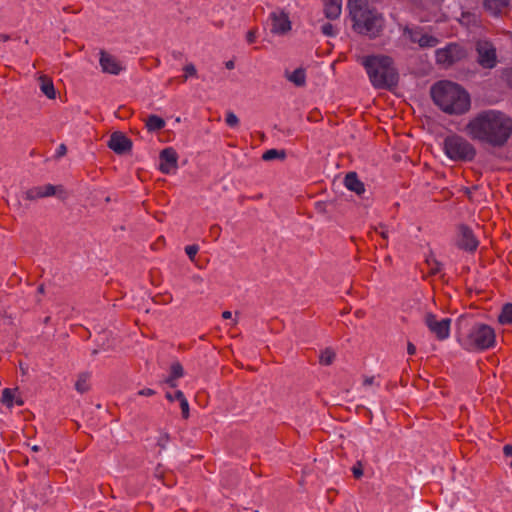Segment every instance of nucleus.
<instances>
[{
  "label": "nucleus",
  "mask_w": 512,
  "mask_h": 512,
  "mask_svg": "<svg viewBox=\"0 0 512 512\" xmlns=\"http://www.w3.org/2000/svg\"><path fill=\"white\" fill-rule=\"evenodd\" d=\"M425 323L429 330L435 334L439 340L447 339L450 335V319L441 318L438 319L433 314H427L425 317Z\"/></svg>",
  "instance_id": "nucleus-8"
},
{
  "label": "nucleus",
  "mask_w": 512,
  "mask_h": 512,
  "mask_svg": "<svg viewBox=\"0 0 512 512\" xmlns=\"http://www.w3.org/2000/svg\"><path fill=\"white\" fill-rule=\"evenodd\" d=\"M324 13L329 19H336L340 16L342 11V0H323Z\"/></svg>",
  "instance_id": "nucleus-18"
},
{
  "label": "nucleus",
  "mask_w": 512,
  "mask_h": 512,
  "mask_svg": "<svg viewBox=\"0 0 512 512\" xmlns=\"http://www.w3.org/2000/svg\"><path fill=\"white\" fill-rule=\"evenodd\" d=\"M222 317H223L224 319H231V318H232V313H231L230 311H224V312L222 313Z\"/></svg>",
  "instance_id": "nucleus-41"
},
{
  "label": "nucleus",
  "mask_w": 512,
  "mask_h": 512,
  "mask_svg": "<svg viewBox=\"0 0 512 512\" xmlns=\"http://www.w3.org/2000/svg\"><path fill=\"white\" fill-rule=\"evenodd\" d=\"M360 63L364 66L373 87L387 88L397 83V72L389 56H363Z\"/></svg>",
  "instance_id": "nucleus-4"
},
{
  "label": "nucleus",
  "mask_w": 512,
  "mask_h": 512,
  "mask_svg": "<svg viewBox=\"0 0 512 512\" xmlns=\"http://www.w3.org/2000/svg\"><path fill=\"white\" fill-rule=\"evenodd\" d=\"M246 40L248 43H254L256 40V30H249L246 33Z\"/></svg>",
  "instance_id": "nucleus-35"
},
{
  "label": "nucleus",
  "mask_w": 512,
  "mask_h": 512,
  "mask_svg": "<svg viewBox=\"0 0 512 512\" xmlns=\"http://www.w3.org/2000/svg\"><path fill=\"white\" fill-rule=\"evenodd\" d=\"M161 441H165V443L168 441V436L167 435H163L161 437Z\"/></svg>",
  "instance_id": "nucleus-46"
},
{
  "label": "nucleus",
  "mask_w": 512,
  "mask_h": 512,
  "mask_svg": "<svg viewBox=\"0 0 512 512\" xmlns=\"http://www.w3.org/2000/svg\"><path fill=\"white\" fill-rule=\"evenodd\" d=\"M510 466L512 467V460H511Z\"/></svg>",
  "instance_id": "nucleus-51"
},
{
  "label": "nucleus",
  "mask_w": 512,
  "mask_h": 512,
  "mask_svg": "<svg viewBox=\"0 0 512 512\" xmlns=\"http://www.w3.org/2000/svg\"><path fill=\"white\" fill-rule=\"evenodd\" d=\"M509 4V0H484V8L492 15H498Z\"/></svg>",
  "instance_id": "nucleus-22"
},
{
  "label": "nucleus",
  "mask_w": 512,
  "mask_h": 512,
  "mask_svg": "<svg viewBox=\"0 0 512 512\" xmlns=\"http://www.w3.org/2000/svg\"><path fill=\"white\" fill-rule=\"evenodd\" d=\"M108 146L114 152L121 154L131 148V142L125 135L113 133L108 141Z\"/></svg>",
  "instance_id": "nucleus-14"
},
{
  "label": "nucleus",
  "mask_w": 512,
  "mask_h": 512,
  "mask_svg": "<svg viewBox=\"0 0 512 512\" xmlns=\"http://www.w3.org/2000/svg\"><path fill=\"white\" fill-rule=\"evenodd\" d=\"M184 80L197 76V69L194 64L189 63L183 67Z\"/></svg>",
  "instance_id": "nucleus-29"
},
{
  "label": "nucleus",
  "mask_w": 512,
  "mask_h": 512,
  "mask_svg": "<svg viewBox=\"0 0 512 512\" xmlns=\"http://www.w3.org/2000/svg\"><path fill=\"white\" fill-rule=\"evenodd\" d=\"M460 22L463 25H471L477 23V16L475 14L471 13H462V16L460 18Z\"/></svg>",
  "instance_id": "nucleus-30"
},
{
  "label": "nucleus",
  "mask_w": 512,
  "mask_h": 512,
  "mask_svg": "<svg viewBox=\"0 0 512 512\" xmlns=\"http://www.w3.org/2000/svg\"><path fill=\"white\" fill-rule=\"evenodd\" d=\"M99 63L104 73L112 75H118L125 69L124 64L115 56L103 51L100 53Z\"/></svg>",
  "instance_id": "nucleus-11"
},
{
  "label": "nucleus",
  "mask_w": 512,
  "mask_h": 512,
  "mask_svg": "<svg viewBox=\"0 0 512 512\" xmlns=\"http://www.w3.org/2000/svg\"><path fill=\"white\" fill-rule=\"evenodd\" d=\"M183 367L180 363L176 362L171 365L170 375L164 379V383L170 387L177 386V380L183 376Z\"/></svg>",
  "instance_id": "nucleus-21"
},
{
  "label": "nucleus",
  "mask_w": 512,
  "mask_h": 512,
  "mask_svg": "<svg viewBox=\"0 0 512 512\" xmlns=\"http://www.w3.org/2000/svg\"><path fill=\"white\" fill-rule=\"evenodd\" d=\"M38 291H39L40 293H43V292H44V287H43L42 285H41V286H39V287H38Z\"/></svg>",
  "instance_id": "nucleus-47"
},
{
  "label": "nucleus",
  "mask_w": 512,
  "mask_h": 512,
  "mask_svg": "<svg viewBox=\"0 0 512 512\" xmlns=\"http://www.w3.org/2000/svg\"><path fill=\"white\" fill-rule=\"evenodd\" d=\"M166 398L170 401H177V399L175 398V392L174 393H167L166 394Z\"/></svg>",
  "instance_id": "nucleus-42"
},
{
  "label": "nucleus",
  "mask_w": 512,
  "mask_h": 512,
  "mask_svg": "<svg viewBox=\"0 0 512 512\" xmlns=\"http://www.w3.org/2000/svg\"><path fill=\"white\" fill-rule=\"evenodd\" d=\"M285 77L296 86H304L306 83V72L301 67L293 71H286Z\"/></svg>",
  "instance_id": "nucleus-20"
},
{
  "label": "nucleus",
  "mask_w": 512,
  "mask_h": 512,
  "mask_svg": "<svg viewBox=\"0 0 512 512\" xmlns=\"http://www.w3.org/2000/svg\"><path fill=\"white\" fill-rule=\"evenodd\" d=\"M199 251V247L197 245H189L186 246L185 252L188 255V257L193 260L197 252Z\"/></svg>",
  "instance_id": "nucleus-32"
},
{
  "label": "nucleus",
  "mask_w": 512,
  "mask_h": 512,
  "mask_svg": "<svg viewBox=\"0 0 512 512\" xmlns=\"http://www.w3.org/2000/svg\"><path fill=\"white\" fill-rule=\"evenodd\" d=\"M177 153L173 148H166L160 153L159 169L165 174H170L177 169Z\"/></svg>",
  "instance_id": "nucleus-12"
},
{
  "label": "nucleus",
  "mask_w": 512,
  "mask_h": 512,
  "mask_svg": "<svg viewBox=\"0 0 512 512\" xmlns=\"http://www.w3.org/2000/svg\"><path fill=\"white\" fill-rule=\"evenodd\" d=\"M225 121L230 127H237L239 124V119L233 112H227Z\"/></svg>",
  "instance_id": "nucleus-31"
},
{
  "label": "nucleus",
  "mask_w": 512,
  "mask_h": 512,
  "mask_svg": "<svg viewBox=\"0 0 512 512\" xmlns=\"http://www.w3.org/2000/svg\"><path fill=\"white\" fill-rule=\"evenodd\" d=\"M278 156H279V151L278 150L270 149V150H267L263 154V159L264 160H272V159L277 158Z\"/></svg>",
  "instance_id": "nucleus-34"
},
{
  "label": "nucleus",
  "mask_w": 512,
  "mask_h": 512,
  "mask_svg": "<svg viewBox=\"0 0 512 512\" xmlns=\"http://www.w3.org/2000/svg\"><path fill=\"white\" fill-rule=\"evenodd\" d=\"M458 244L461 248L472 251L476 249L478 242L471 230L468 228H461Z\"/></svg>",
  "instance_id": "nucleus-16"
},
{
  "label": "nucleus",
  "mask_w": 512,
  "mask_h": 512,
  "mask_svg": "<svg viewBox=\"0 0 512 512\" xmlns=\"http://www.w3.org/2000/svg\"><path fill=\"white\" fill-rule=\"evenodd\" d=\"M457 341L467 351H482L494 346L495 331L487 324L461 316L457 320Z\"/></svg>",
  "instance_id": "nucleus-2"
},
{
  "label": "nucleus",
  "mask_w": 512,
  "mask_h": 512,
  "mask_svg": "<svg viewBox=\"0 0 512 512\" xmlns=\"http://www.w3.org/2000/svg\"><path fill=\"white\" fill-rule=\"evenodd\" d=\"M374 381V378H367L364 380V385H371Z\"/></svg>",
  "instance_id": "nucleus-44"
},
{
  "label": "nucleus",
  "mask_w": 512,
  "mask_h": 512,
  "mask_svg": "<svg viewBox=\"0 0 512 512\" xmlns=\"http://www.w3.org/2000/svg\"><path fill=\"white\" fill-rule=\"evenodd\" d=\"M66 153V147L65 145L61 144L57 149V155L63 156Z\"/></svg>",
  "instance_id": "nucleus-40"
},
{
  "label": "nucleus",
  "mask_w": 512,
  "mask_h": 512,
  "mask_svg": "<svg viewBox=\"0 0 512 512\" xmlns=\"http://www.w3.org/2000/svg\"><path fill=\"white\" fill-rule=\"evenodd\" d=\"M507 81L512 85V71L507 74Z\"/></svg>",
  "instance_id": "nucleus-45"
},
{
  "label": "nucleus",
  "mask_w": 512,
  "mask_h": 512,
  "mask_svg": "<svg viewBox=\"0 0 512 512\" xmlns=\"http://www.w3.org/2000/svg\"><path fill=\"white\" fill-rule=\"evenodd\" d=\"M165 126V121L156 115H151L146 120V127L149 131H157Z\"/></svg>",
  "instance_id": "nucleus-24"
},
{
  "label": "nucleus",
  "mask_w": 512,
  "mask_h": 512,
  "mask_svg": "<svg viewBox=\"0 0 512 512\" xmlns=\"http://www.w3.org/2000/svg\"><path fill=\"white\" fill-rule=\"evenodd\" d=\"M237 323H238V319H237V318H234V319H233V322H232V325L234 326V325H236Z\"/></svg>",
  "instance_id": "nucleus-48"
},
{
  "label": "nucleus",
  "mask_w": 512,
  "mask_h": 512,
  "mask_svg": "<svg viewBox=\"0 0 512 512\" xmlns=\"http://www.w3.org/2000/svg\"><path fill=\"white\" fill-rule=\"evenodd\" d=\"M348 9L353 21V28L361 34L375 36L383 27V17L370 9L367 0H349Z\"/></svg>",
  "instance_id": "nucleus-5"
},
{
  "label": "nucleus",
  "mask_w": 512,
  "mask_h": 512,
  "mask_svg": "<svg viewBox=\"0 0 512 512\" xmlns=\"http://www.w3.org/2000/svg\"><path fill=\"white\" fill-rule=\"evenodd\" d=\"M344 184L347 189L355 192L358 195L362 194L365 190L363 183L358 179L355 173L347 174L344 180Z\"/></svg>",
  "instance_id": "nucleus-19"
},
{
  "label": "nucleus",
  "mask_w": 512,
  "mask_h": 512,
  "mask_svg": "<svg viewBox=\"0 0 512 512\" xmlns=\"http://www.w3.org/2000/svg\"><path fill=\"white\" fill-rule=\"evenodd\" d=\"M58 190H61V187L53 186L51 184H45L42 186H37L32 189H30L27 192V197L29 199H37L42 197H47L51 195H55Z\"/></svg>",
  "instance_id": "nucleus-15"
},
{
  "label": "nucleus",
  "mask_w": 512,
  "mask_h": 512,
  "mask_svg": "<svg viewBox=\"0 0 512 512\" xmlns=\"http://www.w3.org/2000/svg\"><path fill=\"white\" fill-rule=\"evenodd\" d=\"M381 235H382L384 238H386V237H387V233H386V232H384V231H381Z\"/></svg>",
  "instance_id": "nucleus-49"
},
{
  "label": "nucleus",
  "mask_w": 512,
  "mask_h": 512,
  "mask_svg": "<svg viewBox=\"0 0 512 512\" xmlns=\"http://www.w3.org/2000/svg\"><path fill=\"white\" fill-rule=\"evenodd\" d=\"M501 324H512V304H506L503 306L502 311L498 317Z\"/></svg>",
  "instance_id": "nucleus-25"
},
{
  "label": "nucleus",
  "mask_w": 512,
  "mask_h": 512,
  "mask_svg": "<svg viewBox=\"0 0 512 512\" xmlns=\"http://www.w3.org/2000/svg\"><path fill=\"white\" fill-rule=\"evenodd\" d=\"M431 94L435 104L445 113L461 115L470 110L469 93L456 83L438 82L432 87Z\"/></svg>",
  "instance_id": "nucleus-3"
},
{
  "label": "nucleus",
  "mask_w": 512,
  "mask_h": 512,
  "mask_svg": "<svg viewBox=\"0 0 512 512\" xmlns=\"http://www.w3.org/2000/svg\"><path fill=\"white\" fill-rule=\"evenodd\" d=\"M444 154L453 161H468L474 158L475 149L465 138L452 134L442 144Z\"/></svg>",
  "instance_id": "nucleus-6"
},
{
  "label": "nucleus",
  "mask_w": 512,
  "mask_h": 512,
  "mask_svg": "<svg viewBox=\"0 0 512 512\" xmlns=\"http://www.w3.org/2000/svg\"><path fill=\"white\" fill-rule=\"evenodd\" d=\"M503 452L506 456L512 455V446L511 445H505L503 448Z\"/></svg>",
  "instance_id": "nucleus-39"
},
{
  "label": "nucleus",
  "mask_w": 512,
  "mask_h": 512,
  "mask_svg": "<svg viewBox=\"0 0 512 512\" xmlns=\"http://www.w3.org/2000/svg\"><path fill=\"white\" fill-rule=\"evenodd\" d=\"M139 395L141 396H152L155 394V391L153 389H150V388H145V389H142L138 392Z\"/></svg>",
  "instance_id": "nucleus-36"
},
{
  "label": "nucleus",
  "mask_w": 512,
  "mask_h": 512,
  "mask_svg": "<svg viewBox=\"0 0 512 512\" xmlns=\"http://www.w3.org/2000/svg\"><path fill=\"white\" fill-rule=\"evenodd\" d=\"M467 51L458 44H450L443 49L436 51V60L443 65H451L452 63L466 57Z\"/></svg>",
  "instance_id": "nucleus-7"
},
{
  "label": "nucleus",
  "mask_w": 512,
  "mask_h": 512,
  "mask_svg": "<svg viewBox=\"0 0 512 512\" xmlns=\"http://www.w3.org/2000/svg\"><path fill=\"white\" fill-rule=\"evenodd\" d=\"M175 398L177 399V401H179L183 417L187 418L189 416V404L187 399L184 397V394L179 390L175 391Z\"/></svg>",
  "instance_id": "nucleus-26"
},
{
  "label": "nucleus",
  "mask_w": 512,
  "mask_h": 512,
  "mask_svg": "<svg viewBox=\"0 0 512 512\" xmlns=\"http://www.w3.org/2000/svg\"><path fill=\"white\" fill-rule=\"evenodd\" d=\"M404 36L412 42H416L421 47H434L438 44V39L430 35H420L419 32L410 28L404 29Z\"/></svg>",
  "instance_id": "nucleus-13"
},
{
  "label": "nucleus",
  "mask_w": 512,
  "mask_h": 512,
  "mask_svg": "<svg viewBox=\"0 0 512 512\" xmlns=\"http://www.w3.org/2000/svg\"><path fill=\"white\" fill-rule=\"evenodd\" d=\"M32 449H33L34 451H38V447H37V446H34Z\"/></svg>",
  "instance_id": "nucleus-50"
},
{
  "label": "nucleus",
  "mask_w": 512,
  "mask_h": 512,
  "mask_svg": "<svg viewBox=\"0 0 512 512\" xmlns=\"http://www.w3.org/2000/svg\"><path fill=\"white\" fill-rule=\"evenodd\" d=\"M335 358V353L331 349H325L319 356L320 363L323 365H330Z\"/></svg>",
  "instance_id": "nucleus-27"
},
{
  "label": "nucleus",
  "mask_w": 512,
  "mask_h": 512,
  "mask_svg": "<svg viewBox=\"0 0 512 512\" xmlns=\"http://www.w3.org/2000/svg\"><path fill=\"white\" fill-rule=\"evenodd\" d=\"M226 68L227 69H233L234 68V62L233 61H228L226 62Z\"/></svg>",
  "instance_id": "nucleus-43"
},
{
  "label": "nucleus",
  "mask_w": 512,
  "mask_h": 512,
  "mask_svg": "<svg viewBox=\"0 0 512 512\" xmlns=\"http://www.w3.org/2000/svg\"><path fill=\"white\" fill-rule=\"evenodd\" d=\"M75 388L80 393L86 392L89 389L87 376H80L75 384Z\"/></svg>",
  "instance_id": "nucleus-28"
},
{
  "label": "nucleus",
  "mask_w": 512,
  "mask_h": 512,
  "mask_svg": "<svg viewBox=\"0 0 512 512\" xmlns=\"http://www.w3.org/2000/svg\"><path fill=\"white\" fill-rule=\"evenodd\" d=\"M407 352H408L409 355L415 354L416 353L415 345L409 342L408 345H407Z\"/></svg>",
  "instance_id": "nucleus-38"
},
{
  "label": "nucleus",
  "mask_w": 512,
  "mask_h": 512,
  "mask_svg": "<svg viewBox=\"0 0 512 512\" xmlns=\"http://www.w3.org/2000/svg\"><path fill=\"white\" fill-rule=\"evenodd\" d=\"M321 29H322L323 34H325L326 36H335L336 35V31H335L333 25L330 23L324 24Z\"/></svg>",
  "instance_id": "nucleus-33"
},
{
  "label": "nucleus",
  "mask_w": 512,
  "mask_h": 512,
  "mask_svg": "<svg viewBox=\"0 0 512 512\" xmlns=\"http://www.w3.org/2000/svg\"><path fill=\"white\" fill-rule=\"evenodd\" d=\"M40 90L49 99L56 97V91L52 80L44 75L39 76Z\"/></svg>",
  "instance_id": "nucleus-23"
},
{
  "label": "nucleus",
  "mask_w": 512,
  "mask_h": 512,
  "mask_svg": "<svg viewBox=\"0 0 512 512\" xmlns=\"http://www.w3.org/2000/svg\"><path fill=\"white\" fill-rule=\"evenodd\" d=\"M1 403L8 408H12L14 405H23V401L19 396L18 391L10 388H5L3 390Z\"/></svg>",
  "instance_id": "nucleus-17"
},
{
  "label": "nucleus",
  "mask_w": 512,
  "mask_h": 512,
  "mask_svg": "<svg viewBox=\"0 0 512 512\" xmlns=\"http://www.w3.org/2000/svg\"><path fill=\"white\" fill-rule=\"evenodd\" d=\"M478 61L485 68H492L496 64V51L491 43L480 41L477 44Z\"/></svg>",
  "instance_id": "nucleus-10"
},
{
  "label": "nucleus",
  "mask_w": 512,
  "mask_h": 512,
  "mask_svg": "<svg viewBox=\"0 0 512 512\" xmlns=\"http://www.w3.org/2000/svg\"><path fill=\"white\" fill-rule=\"evenodd\" d=\"M270 31L274 35H284L291 30L289 17L283 11H274L269 16Z\"/></svg>",
  "instance_id": "nucleus-9"
},
{
  "label": "nucleus",
  "mask_w": 512,
  "mask_h": 512,
  "mask_svg": "<svg viewBox=\"0 0 512 512\" xmlns=\"http://www.w3.org/2000/svg\"><path fill=\"white\" fill-rule=\"evenodd\" d=\"M353 474L355 477L359 478L363 475V471H362V468L360 466H355L353 467Z\"/></svg>",
  "instance_id": "nucleus-37"
},
{
  "label": "nucleus",
  "mask_w": 512,
  "mask_h": 512,
  "mask_svg": "<svg viewBox=\"0 0 512 512\" xmlns=\"http://www.w3.org/2000/svg\"><path fill=\"white\" fill-rule=\"evenodd\" d=\"M465 132L473 140L502 146L512 134V119L498 110L482 111L469 120Z\"/></svg>",
  "instance_id": "nucleus-1"
}]
</instances>
